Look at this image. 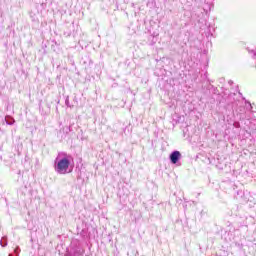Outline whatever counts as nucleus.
I'll return each mask as SVG.
<instances>
[{
    "instance_id": "obj_2",
    "label": "nucleus",
    "mask_w": 256,
    "mask_h": 256,
    "mask_svg": "<svg viewBox=\"0 0 256 256\" xmlns=\"http://www.w3.org/2000/svg\"><path fill=\"white\" fill-rule=\"evenodd\" d=\"M181 159V152L174 151L170 154V161L173 165H176L178 161Z\"/></svg>"
},
{
    "instance_id": "obj_1",
    "label": "nucleus",
    "mask_w": 256,
    "mask_h": 256,
    "mask_svg": "<svg viewBox=\"0 0 256 256\" xmlns=\"http://www.w3.org/2000/svg\"><path fill=\"white\" fill-rule=\"evenodd\" d=\"M54 171L58 175H69L73 171V157L67 153H59L54 160Z\"/></svg>"
},
{
    "instance_id": "obj_3",
    "label": "nucleus",
    "mask_w": 256,
    "mask_h": 256,
    "mask_svg": "<svg viewBox=\"0 0 256 256\" xmlns=\"http://www.w3.org/2000/svg\"><path fill=\"white\" fill-rule=\"evenodd\" d=\"M1 245H2V247H5V245H7V243L3 244V240H1Z\"/></svg>"
}]
</instances>
